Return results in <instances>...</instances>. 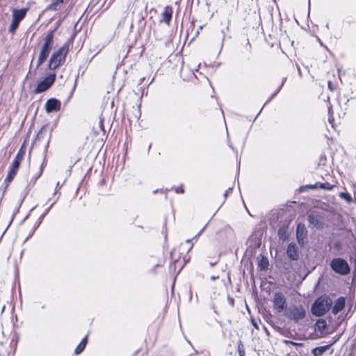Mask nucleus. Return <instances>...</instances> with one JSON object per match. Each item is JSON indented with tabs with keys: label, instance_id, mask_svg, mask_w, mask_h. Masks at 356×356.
I'll list each match as a JSON object with an SVG mask.
<instances>
[{
	"label": "nucleus",
	"instance_id": "f257e3e1",
	"mask_svg": "<svg viewBox=\"0 0 356 356\" xmlns=\"http://www.w3.org/2000/svg\"><path fill=\"white\" fill-rule=\"evenodd\" d=\"M68 50L69 46L65 43L58 50L54 51L49 60L48 68L51 70H54L60 66L65 61Z\"/></svg>",
	"mask_w": 356,
	"mask_h": 356
},
{
	"label": "nucleus",
	"instance_id": "f03ea898",
	"mask_svg": "<svg viewBox=\"0 0 356 356\" xmlns=\"http://www.w3.org/2000/svg\"><path fill=\"white\" fill-rule=\"evenodd\" d=\"M332 305V300L328 297H320L315 300L312 306V313L316 316H322L328 312Z\"/></svg>",
	"mask_w": 356,
	"mask_h": 356
},
{
	"label": "nucleus",
	"instance_id": "7ed1b4c3",
	"mask_svg": "<svg viewBox=\"0 0 356 356\" xmlns=\"http://www.w3.org/2000/svg\"><path fill=\"white\" fill-rule=\"evenodd\" d=\"M331 269L341 275H346L350 272V267L348 262L341 258H334L330 264Z\"/></svg>",
	"mask_w": 356,
	"mask_h": 356
},
{
	"label": "nucleus",
	"instance_id": "20e7f679",
	"mask_svg": "<svg viewBox=\"0 0 356 356\" xmlns=\"http://www.w3.org/2000/svg\"><path fill=\"white\" fill-rule=\"evenodd\" d=\"M284 315L289 319L298 322L306 316V311L301 305H291L286 309Z\"/></svg>",
	"mask_w": 356,
	"mask_h": 356
},
{
	"label": "nucleus",
	"instance_id": "39448f33",
	"mask_svg": "<svg viewBox=\"0 0 356 356\" xmlns=\"http://www.w3.org/2000/svg\"><path fill=\"white\" fill-rule=\"evenodd\" d=\"M26 9H14L13 10V19L9 27V32L14 33L17 30L20 22L25 17Z\"/></svg>",
	"mask_w": 356,
	"mask_h": 356
},
{
	"label": "nucleus",
	"instance_id": "423d86ee",
	"mask_svg": "<svg viewBox=\"0 0 356 356\" xmlns=\"http://www.w3.org/2000/svg\"><path fill=\"white\" fill-rule=\"evenodd\" d=\"M56 74H51L40 81L34 90L35 94H39L47 90L55 82Z\"/></svg>",
	"mask_w": 356,
	"mask_h": 356
},
{
	"label": "nucleus",
	"instance_id": "0eeeda50",
	"mask_svg": "<svg viewBox=\"0 0 356 356\" xmlns=\"http://www.w3.org/2000/svg\"><path fill=\"white\" fill-rule=\"evenodd\" d=\"M273 302L274 308L279 313L282 312L284 309L287 308L286 298L282 292L277 291L275 293Z\"/></svg>",
	"mask_w": 356,
	"mask_h": 356
},
{
	"label": "nucleus",
	"instance_id": "6e6552de",
	"mask_svg": "<svg viewBox=\"0 0 356 356\" xmlns=\"http://www.w3.org/2000/svg\"><path fill=\"white\" fill-rule=\"evenodd\" d=\"M54 31H50L44 38L40 49L50 54L54 46Z\"/></svg>",
	"mask_w": 356,
	"mask_h": 356
},
{
	"label": "nucleus",
	"instance_id": "1a4fd4ad",
	"mask_svg": "<svg viewBox=\"0 0 356 356\" xmlns=\"http://www.w3.org/2000/svg\"><path fill=\"white\" fill-rule=\"evenodd\" d=\"M61 107V102L56 99H49L45 104V110L47 113L57 112L60 111Z\"/></svg>",
	"mask_w": 356,
	"mask_h": 356
},
{
	"label": "nucleus",
	"instance_id": "9d476101",
	"mask_svg": "<svg viewBox=\"0 0 356 356\" xmlns=\"http://www.w3.org/2000/svg\"><path fill=\"white\" fill-rule=\"evenodd\" d=\"M296 237L298 243L303 245L307 237V230L302 223H299L296 229Z\"/></svg>",
	"mask_w": 356,
	"mask_h": 356
},
{
	"label": "nucleus",
	"instance_id": "9b49d317",
	"mask_svg": "<svg viewBox=\"0 0 356 356\" xmlns=\"http://www.w3.org/2000/svg\"><path fill=\"white\" fill-rule=\"evenodd\" d=\"M308 222L310 225L314 227L320 229L323 226V222L322 218L317 214L312 213L308 215Z\"/></svg>",
	"mask_w": 356,
	"mask_h": 356
},
{
	"label": "nucleus",
	"instance_id": "f8f14e48",
	"mask_svg": "<svg viewBox=\"0 0 356 356\" xmlns=\"http://www.w3.org/2000/svg\"><path fill=\"white\" fill-rule=\"evenodd\" d=\"M286 253L291 261H297L299 258V252L295 243H291L288 245Z\"/></svg>",
	"mask_w": 356,
	"mask_h": 356
},
{
	"label": "nucleus",
	"instance_id": "ddd939ff",
	"mask_svg": "<svg viewBox=\"0 0 356 356\" xmlns=\"http://www.w3.org/2000/svg\"><path fill=\"white\" fill-rule=\"evenodd\" d=\"M346 299L343 297H339L334 302L332 309V313L337 315L339 312L342 311L345 307Z\"/></svg>",
	"mask_w": 356,
	"mask_h": 356
},
{
	"label": "nucleus",
	"instance_id": "4468645a",
	"mask_svg": "<svg viewBox=\"0 0 356 356\" xmlns=\"http://www.w3.org/2000/svg\"><path fill=\"white\" fill-rule=\"evenodd\" d=\"M172 9L170 6H165L163 12L162 13V21L169 24L172 19Z\"/></svg>",
	"mask_w": 356,
	"mask_h": 356
},
{
	"label": "nucleus",
	"instance_id": "2eb2a0df",
	"mask_svg": "<svg viewBox=\"0 0 356 356\" xmlns=\"http://www.w3.org/2000/svg\"><path fill=\"white\" fill-rule=\"evenodd\" d=\"M49 56V54L47 52L40 49V53L38 56V58L37 60L36 63V68L38 69L42 64H43L45 60L47 59L48 56Z\"/></svg>",
	"mask_w": 356,
	"mask_h": 356
},
{
	"label": "nucleus",
	"instance_id": "dca6fc26",
	"mask_svg": "<svg viewBox=\"0 0 356 356\" xmlns=\"http://www.w3.org/2000/svg\"><path fill=\"white\" fill-rule=\"evenodd\" d=\"M64 0H51V3L47 7V9L52 11H56L61 8Z\"/></svg>",
	"mask_w": 356,
	"mask_h": 356
},
{
	"label": "nucleus",
	"instance_id": "f3484780",
	"mask_svg": "<svg viewBox=\"0 0 356 356\" xmlns=\"http://www.w3.org/2000/svg\"><path fill=\"white\" fill-rule=\"evenodd\" d=\"M288 225H282L278 229L277 234L280 240H286L288 236Z\"/></svg>",
	"mask_w": 356,
	"mask_h": 356
},
{
	"label": "nucleus",
	"instance_id": "a211bd4d",
	"mask_svg": "<svg viewBox=\"0 0 356 356\" xmlns=\"http://www.w3.org/2000/svg\"><path fill=\"white\" fill-rule=\"evenodd\" d=\"M315 327L316 330L323 332L327 327L326 321L323 318L318 319L315 323Z\"/></svg>",
	"mask_w": 356,
	"mask_h": 356
},
{
	"label": "nucleus",
	"instance_id": "6ab92c4d",
	"mask_svg": "<svg viewBox=\"0 0 356 356\" xmlns=\"http://www.w3.org/2000/svg\"><path fill=\"white\" fill-rule=\"evenodd\" d=\"M86 343H87V337H85L81 340L80 343L75 348V350H74L75 354H76V355L80 354L84 350V348L86 346Z\"/></svg>",
	"mask_w": 356,
	"mask_h": 356
},
{
	"label": "nucleus",
	"instance_id": "aec40b11",
	"mask_svg": "<svg viewBox=\"0 0 356 356\" xmlns=\"http://www.w3.org/2000/svg\"><path fill=\"white\" fill-rule=\"evenodd\" d=\"M21 162L22 161L14 159L10 166L9 167L8 171L13 172V173L17 174V172L19 170V168L20 166Z\"/></svg>",
	"mask_w": 356,
	"mask_h": 356
},
{
	"label": "nucleus",
	"instance_id": "412c9836",
	"mask_svg": "<svg viewBox=\"0 0 356 356\" xmlns=\"http://www.w3.org/2000/svg\"><path fill=\"white\" fill-rule=\"evenodd\" d=\"M16 175L17 174L13 173V172H8L7 177L4 180V182L6 184V186H5L3 193L6 191L8 185L14 179Z\"/></svg>",
	"mask_w": 356,
	"mask_h": 356
},
{
	"label": "nucleus",
	"instance_id": "4be33fe9",
	"mask_svg": "<svg viewBox=\"0 0 356 356\" xmlns=\"http://www.w3.org/2000/svg\"><path fill=\"white\" fill-rule=\"evenodd\" d=\"M26 150L24 147V145L21 147V148L18 150L15 157L14 158L16 160L22 161L25 155Z\"/></svg>",
	"mask_w": 356,
	"mask_h": 356
},
{
	"label": "nucleus",
	"instance_id": "5701e85b",
	"mask_svg": "<svg viewBox=\"0 0 356 356\" xmlns=\"http://www.w3.org/2000/svg\"><path fill=\"white\" fill-rule=\"evenodd\" d=\"M237 348L239 356H245V348L243 342L241 341H238L237 343Z\"/></svg>",
	"mask_w": 356,
	"mask_h": 356
},
{
	"label": "nucleus",
	"instance_id": "b1692460",
	"mask_svg": "<svg viewBox=\"0 0 356 356\" xmlns=\"http://www.w3.org/2000/svg\"><path fill=\"white\" fill-rule=\"evenodd\" d=\"M47 131H48V129H47V126H43L37 134V136H36L37 139L38 140L42 139L43 138V135L44 134H46L47 132Z\"/></svg>",
	"mask_w": 356,
	"mask_h": 356
},
{
	"label": "nucleus",
	"instance_id": "393cba45",
	"mask_svg": "<svg viewBox=\"0 0 356 356\" xmlns=\"http://www.w3.org/2000/svg\"><path fill=\"white\" fill-rule=\"evenodd\" d=\"M319 187L322 189H325V190H327V191H331L333 189V188L334 187V185L332 184H330V183L328 182H325V183H321L319 185Z\"/></svg>",
	"mask_w": 356,
	"mask_h": 356
},
{
	"label": "nucleus",
	"instance_id": "a878e982",
	"mask_svg": "<svg viewBox=\"0 0 356 356\" xmlns=\"http://www.w3.org/2000/svg\"><path fill=\"white\" fill-rule=\"evenodd\" d=\"M259 265L261 267L262 269L265 270V269H267L268 266V261L266 258L265 257H263Z\"/></svg>",
	"mask_w": 356,
	"mask_h": 356
},
{
	"label": "nucleus",
	"instance_id": "bb28decb",
	"mask_svg": "<svg viewBox=\"0 0 356 356\" xmlns=\"http://www.w3.org/2000/svg\"><path fill=\"white\" fill-rule=\"evenodd\" d=\"M44 218V215H41L39 218L38 219V220L35 222V225H34V227H33V232L32 233L30 234V236H32L33 232H35V230L39 227V225H40V223L42 222V219Z\"/></svg>",
	"mask_w": 356,
	"mask_h": 356
},
{
	"label": "nucleus",
	"instance_id": "cd10ccee",
	"mask_svg": "<svg viewBox=\"0 0 356 356\" xmlns=\"http://www.w3.org/2000/svg\"><path fill=\"white\" fill-rule=\"evenodd\" d=\"M44 218V215H41L39 218L38 219V220L35 222V225H34V227H33V232L32 233L30 234V236H32L33 232H35V230L39 227V225H40V223L42 222V219Z\"/></svg>",
	"mask_w": 356,
	"mask_h": 356
},
{
	"label": "nucleus",
	"instance_id": "c85d7f7f",
	"mask_svg": "<svg viewBox=\"0 0 356 356\" xmlns=\"http://www.w3.org/2000/svg\"><path fill=\"white\" fill-rule=\"evenodd\" d=\"M286 78H284V79H283V81H282V83H281L280 86L279 87V88H278V89H277V90L274 92V94H273V95H272V96H271V97H270V98L267 101V102H269V101H270V100H271V99H273V97H275V95L279 92V91L280 90L281 88L283 86V85H284V82L286 81Z\"/></svg>",
	"mask_w": 356,
	"mask_h": 356
},
{
	"label": "nucleus",
	"instance_id": "c756f323",
	"mask_svg": "<svg viewBox=\"0 0 356 356\" xmlns=\"http://www.w3.org/2000/svg\"><path fill=\"white\" fill-rule=\"evenodd\" d=\"M312 354L314 356H322L323 353L318 347H316L312 350Z\"/></svg>",
	"mask_w": 356,
	"mask_h": 356
},
{
	"label": "nucleus",
	"instance_id": "7c9ffc66",
	"mask_svg": "<svg viewBox=\"0 0 356 356\" xmlns=\"http://www.w3.org/2000/svg\"><path fill=\"white\" fill-rule=\"evenodd\" d=\"M232 192V187L228 188L224 193L223 196L225 198L228 195V194L231 193Z\"/></svg>",
	"mask_w": 356,
	"mask_h": 356
},
{
	"label": "nucleus",
	"instance_id": "2f4dec72",
	"mask_svg": "<svg viewBox=\"0 0 356 356\" xmlns=\"http://www.w3.org/2000/svg\"><path fill=\"white\" fill-rule=\"evenodd\" d=\"M227 301H228V303L232 306L233 307L234 305V299L231 297V296H228L227 297Z\"/></svg>",
	"mask_w": 356,
	"mask_h": 356
},
{
	"label": "nucleus",
	"instance_id": "473e14b6",
	"mask_svg": "<svg viewBox=\"0 0 356 356\" xmlns=\"http://www.w3.org/2000/svg\"><path fill=\"white\" fill-rule=\"evenodd\" d=\"M340 196L344 197L345 199H346L348 201H350L351 200L350 195L348 193H341Z\"/></svg>",
	"mask_w": 356,
	"mask_h": 356
},
{
	"label": "nucleus",
	"instance_id": "72a5a7b5",
	"mask_svg": "<svg viewBox=\"0 0 356 356\" xmlns=\"http://www.w3.org/2000/svg\"><path fill=\"white\" fill-rule=\"evenodd\" d=\"M175 192L176 193H183L184 192V188L182 186H179L175 188Z\"/></svg>",
	"mask_w": 356,
	"mask_h": 356
},
{
	"label": "nucleus",
	"instance_id": "f704fd0d",
	"mask_svg": "<svg viewBox=\"0 0 356 356\" xmlns=\"http://www.w3.org/2000/svg\"><path fill=\"white\" fill-rule=\"evenodd\" d=\"M56 201H54L45 210V211L42 214L44 215V217L47 214L50 209L52 207V206L55 204Z\"/></svg>",
	"mask_w": 356,
	"mask_h": 356
},
{
	"label": "nucleus",
	"instance_id": "c9c22d12",
	"mask_svg": "<svg viewBox=\"0 0 356 356\" xmlns=\"http://www.w3.org/2000/svg\"><path fill=\"white\" fill-rule=\"evenodd\" d=\"M318 348L324 353L329 348V346H319Z\"/></svg>",
	"mask_w": 356,
	"mask_h": 356
},
{
	"label": "nucleus",
	"instance_id": "e433bc0d",
	"mask_svg": "<svg viewBox=\"0 0 356 356\" xmlns=\"http://www.w3.org/2000/svg\"><path fill=\"white\" fill-rule=\"evenodd\" d=\"M219 257H220L218 255L216 256V260L214 262H210L211 266H213L214 265H216L218 263V261L219 260Z\"/></svg>",
	"mask_w": 356,
	"mask_h": 356
},
{
	"label": "nucleus",
	"instance_id": "4c0bfd02",
	"mask_svg": "<svg viewBox=\"0 0 356 356\" xmlns=\"http://www.w3.org/2000/svg\"><path fill=\"white\" fill-rule=\"evenodd\" d=\"M204 228H205V227H204L200 232H198V233L195 236V238H197L198 236H200L202 234V233L203 232Z\"/></svg>",
	"mask_w": 356,
	"mask_h": 356
},
{
	"label": "nucleus",
	"instance_id": "58836bf2",
	"mask_svg": "<svg viewBox=\"0 0 356 356\" xmlns=\"http://www.w3.org/2000/svg\"><path fill=\"white\" fill-rule=\"evenodd\" d=\"M252 325H254V327L257 329H259V326H258L257 323L254 320H252Z\"/></svg>",
	"mask_w": 356,
	"mask_h": 356
},
{
	"label": "nucleus",
	"instance_id": "ea45409f",
	"mask_svg": "<svg viewBox=\"0 0 356 356\" xmlns=\"http://www.w3.org/2000/svg\"><path fill=\"white\" fill-rule=\"evenodd\" d=\"M218 278V276H215V275H213L211 277V280L214 281L216 280H217Z\"/></svg>",
	"mask_w": 356,
	"mask_h": 356
},
{
	"label": "nucleus",
	"instance_id": "a19ab883",
	"mask_svg": "<svg viewBox=\"0 0 356 356\" xmlns=\"http://www.w3.org/2000/svg\"><path fill=\"white\" fill-rule=\"evenodd\" d=\"M285 343H292V342L290 341H285Z\"/></svg>",
	"mask_w": 356,
	"mask_h": 356
},
{
	"label": "nucleus",
	"instance_id": "79ce46f5",
	"mask_svg": "<svg viewBox=\"0 0 356 356\" xmlns=\"http://www.w3.org/2000/svg\"><path fill=\"white\" fill-rule=\"evenodd\" d=\"M193 354L197 355V351L195 350V352H193Z\"/></svg>",
	"mask_w": 356,
	"mask_h": 356
},
{
	"label": "nucleus",
	"instance_id": "37998d69",
	"mask_svg": "<svg viewBox=\"0 0 356 356\" xmlns=\"http://www.w3.org/2000/svg\"><path fill=\"white\" fill-rule=\"evenodd\" d=\"M193 354L197 355V351L195 350V352H193Z\"/></svg>",
	"mask_w": 356,
	"mask_h": 356
},
{
	"label": "nucleus",
	"instance_id": "c03bdc74",
	"mask_svg": "<svg viewBox=\"0 0 356 356\" xmlns=\"http://www.w3.org/2000/svg\"><path fill=\"white\" fill-rule=\"evenodd\" d=\"M57 187H59V182H58L57 184H56V188Z\"/></svg>",
	"mask_w": 356,
	"mask_h": 356
},
{
	"label": "nucleus",
	"instance_id": "a18cd8bd",
	"mask_svg": "<svg viewBox=\"0 0 356 356\" xmlns=\"http://www.w3.org/2000/svg\"><path fill=\"white\" fill-rule=\"evenodd\" d=\"M328 86L330 88H332V86H330V83H328Z\"/></svg>",
	"mask_w": 356,
	"mask_h": 356
},
{
	"label": "nucleus",
	"instance_id": "49530a36",
	"mask_svg": "<svg viewBox=\"0 0 356 356\" xmlns=\"http://www.w3.org/2000/svg\"><path fill=\"white\" fill-rule=\"evenodd\" d=\"M328 86L330 88H332V86H330V83H328Z\"/></svg>",
	"mask_w": 356,
	"mask_h": 356
}]
</instances>
